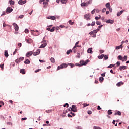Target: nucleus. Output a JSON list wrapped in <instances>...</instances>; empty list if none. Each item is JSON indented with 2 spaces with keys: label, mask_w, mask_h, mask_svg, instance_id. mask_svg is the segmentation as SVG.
Wrapping results in <instances>:
<instances>
[{
  "label": "nucleus",
  "mask_w": 129,
  "mask_h": 129,
  "mask_svg": "<svg viewBox=\"0 0 129 129\" xmlns=\"http://www.w3.org/2000/svg\"><path fill=\"white\" fill-rule=\"evenodd\" d=\"M70 109H69V111H73V112H77V108L76 105H72V107H70Z\"/></svg>",
  "instance_id": "f257e3e1"
},
{
  "label": "nucleus",
  "mask_w": 129,
  "mask_h": 129,
  "mask_svg": "<svg viewBox=\"0 0 129 129\" xmlns=\"http://www.w3.org/2000/svg\"><path fill=\"white\" fill-rule=\"evenodd\" d=\"M90 61L89 60V59H87L86 60V61L84 60H81L80 61V64H81V66H82L83 65L85 66V65H87V63H89Z\"/></svg>",
  "instance_id": "f03ea898"
},
{
  "label": "nucleus",
  "mask_w": 129,
  "mask_h": 129,
  "mask_svg": "<svg viewBox=\"0 0 129 129\" xmlns=\"http://www.w3.org/2000/svg\"><path fill=\"white\" fill-rule=\"evenodd\" d=\"M68 65L66 63H62L61 65L58 66L57 70H60V69H63V68H66Z\"/></svg>",
  "instance_id": "7ed1b4c3"
},
{
  "label": "nucleus",
  "mask_w": 129,
  "mask_h": 129,
  "mask_svg": "<svg viewBox=\"0 0 129 129\" xmlns=\"http://www.w3.org/2000/svg\"><path fill=\"white\" fill-rule=\"evenodd\" d=\"M90 16H91L90 13H88L87 14H85L84 16V19H86V20H87V21H90V20H91Z\"/></svg>",
  "instance_id": "20e7f679"
},
{
  "label": "nucleus",
  "mask_w": 129,
  "mask_h": 129,
  "mask_svg": "<svg viewBox=\"0 0 129 129\" xmlns=\"http://www.w3.org/2000/svg\"><path fill=\"white\" fill-rule=\"evenodd\" d=\"M42 44L39 47L40 49H42L43 48H45L46 46H47V43H46V41H42Z\"/></svg>",
  "instance_id": "39448f33"
},
{
  "label": "nucleus",
  "mask_w": 129,
  "mask_h": 129,
  "mask_svg": "<svg viewBox=\"0 0 129 129\" xmlns=\"http://www.w3.org/2000/svg\"><path fill=\"white\" fill-rule=\"evenodd\" d=\"M13 8L10 7H8L6 9V13L7 14H10V13H12V12H13Z\"/></svg>",
  "instance_id": "423d86ee"
},
{
  "label": "nucleus",
  "mask_w": 129,
  "mask_h": 129,
  "mask_svg": "<svg viewBox=\"0 0 129 129\" xmlns=\"http://www.w3.org/2000/svg\"><path fill=\"white\" fill-rule=\"evenodd\" d=\"M13 25L16 32H18V31H19V26H18V24H17L16 23H13Z\"/></svg>",
  "instance_id": "0eeeda50"
},
{
  "label": "nucleus",
  "mask_w": 129,
  "mask_h": 129,
  "mask_svg": "<svg viewBox=\"0 0 129 129\" xmlns=\"http://www.w3.org/2000/svg\"><path fill=\"white\" fill-rule=\"evenodd\" d=\"M33 55V51H28L27 53H26V57H31Z\"/></svg>",
  "instance_id": "6e6552de"
},
{
  "label": "nucleus",
  "mask_w": 129,
  "mask_h": 129,
  "mask_svg": "<svg viewBox=\"0 0 129 129\" xmlns=\"http://www.w3.org/2000/svg\"><path fill=\"white\" fill-rule=\"evenodd\" d=\"M26 3H27V1L26 0H19L18 1V4L19 5H25V4H26Z\"/></svg>",
  "instance_id": "1a4fd4ad"
},
{
  "label": "nucleus",
  "mask_w": 129,
  "mask_h": 129,
  "mask_svg": "<svg viewBox=\"0 0 129 129\" xmlns=\"http://www.w3.org/2000/svg\"><path fill=\"white\" fill-rule=\"evenodd\" d=\"M106 23H107V24H113V23H114V21L112 20L111 19H108L106 21Z\"/></svg>",
  "instance_id": "9d476101"
},
{
  "label": "nucleus",
  "mask_w": 129,
  "mask_h": 129,
  "mask_svg": "<svg viewBox=\"0 0 129 129\" xmlns=\"http://www.w3.org/2000/svg\"><path fill=\"white\" fill-rule=\"evenodd\" d=\"M55 27H52V29L48 27L46 28V30L47 31H50V32H54L55 31Z\"/></svg>",
  "instance_id": "9b49d317"
},
{
  "label": "nucleus",
  "mask_w": 129,
  "mask_h": 129,
  "mask_svg": "<svg viewBox=\"0 0 129 129\" xmlns=\"http://www.w3.org/2000/svg\"><path fill=\"white\" fill-rule=\"evenodd\" d=\"M91 4H92V0H89L86 2V7H88V6L91 5Z\"/></svg>",
  "instance_id": "f8f14e48"
},
{
  "label": "nucleus",
  "mask_w": 129,
  "mask_h": 129,
  "mask_svg": "<svg viewBox=\"0 0 129 129\" xmlns=\"http://www.w3.org/2000/svg\"><path fill=\"white\" fill-rule=\"evenodd\" d=\"M124 70L125 69H126V66H122L119 67V70L120 71H121V70Z\"/></svg>",
  "instance_id": "ddd939ff"
},
{
  "label": "nucleus",
  "mask_w": 129,
  "mask_h": 129,
  "mask_svg": "<svg viewBox=\"0 0 129 129\" xmlns=\"http://www.w3.org/2000/svg\"><path fill=\"white\" fill-rule=\"evenodd\" d=\"M47 19H50V20H56V17L50 16L47 17Z\"/></svg>",
  "instance_id": "4468645a"
},
{
  "label": "nucleus",
  "mask_w": 129,
  "mask_h": 129,
  "mask_svg": "<svg viewBox=\"0 0 129 129\" xmlns=\"http://www.w3.org/2000/svg\"><path fill=\"white\" fill-rule=\"evenodd\" d=\"M30 63H31V61L28 59H26V60L24 61V64H25L26 65H29Z\"/></svg>",
  "instance_id": "2eb2a0df"
},
{
  "label": "nucleus",
  "mask_w": 129,
  "mask_h": 129,
  "mask_svg": "<svg viewBox=\"0 0 129 129\" xmlns=\"http://www.w3.org/2000/svg\"><path fill=\"white\" fill-rule=\"evenodd\" d=\"M122 48H123L122 44H121L119 46H116V50H119V49H122Z\"/></svg>",
  "instance_id": "dca6fc26"
},
{
  "label": "nucleus",
  "mask_w": 129,
  "mask_h": 129,
  "mask_svg": "<svg viewBox=\"0 0 129 129\" xmlns=\"http://www.w3.org/2000/svg\"><path fill=\"white\" fill-rule=\"evenodd\" d=\"M43 7L44 8H47V6H48V2L44 1L43 3Z\"/></svg>",
  "instance_id": "f3484780"
},
{
  "label": "nucleus",
  "mask_w": 129,
  "mask_h": 129,
  "mask_svg": "<svg viewBox=\"0 0 129 129\" xmlns=\"http://www.w3.org/2000/svg\"><path fill=\"white\" fill-rule=\"evenodd\" d=\"M9 4H10V5H11V6H13V5H15V1H14L13 0H9Z\"/></svg>",
  "instance_id": "a211bd4d"
},
{
  "label": "nucleus",
  "mask_w": 129,
  "mask_h": 129,
  "mask_svg": "<svg viewBox=\"0 0 129 129\" xmlns=\"http://www.w3.org/2000/svg\"><path fill=\"white\" fill-rule=\"evenodd\" d=\"M105 7L106 8H107V9H110V3L108 2L105 5Z\"/></svg>",
  "instance_id": "6ab92c4d"
},
{
  "label": "nucleus",
  "mask_w": 129,
  "mask_h": 129,
  "mask_svg": "<svg viewBox=\"0 0 129 129\" xmlns=\"http://www.w3.org/2000/svg\"><path fill=\"white\" fill-rule=\"evenodd\" d=\"M122 61L123 62H124V61H127V55L124 56L123 57V58H122Z\"/></svg>",
  "instance_id": "aec40b11"
},
{
  "label": "nucleus",
  "mask_w": 129,
  "mask_h": 129,
  "mask_svg": "<svg viewBox=\"0 0 129 129\" xmlns=\"http://www.w3.org/2000/svg\"><path fill=\"white\" fill-rule=\"evenodd\" d=\"M87 52L89 53V54H92V48H89L87 50Z\"/></svg>",
  "instance_id": "412c9836"
},
{
  "label": "nucleus",
  "mask_w": 129,
  "mask_h": 129,
  "mask_svg": "<svg viewBox=\"0 0 129 129\" xmlns=\"http://www.w3.org/2000/svg\"><path fill=\"white\" fill-rule=\"evenodd\" d=\"M122 13H123V10H121L120 12L117 13V16L119 17V16H120V15H121Z\"/></svg>",
  "instance_id": "4be33fe9"
},
{
  "label": "nucleus",
  "mask_w": 129,
  "mask_h": 129,
  "mask_svg": "<svg viewBox=\"0 0 129 129\" xmlns=\"http://www.w3.org/2000/svg\"><path fill=\"white\" fill-rule=\"evenodd\" d=\"M20 73H22V74H25V69H21L20 70Z\"/></svg>",
  "instance_id": "5701e85b"
},
{
  "label": "nucleus",
  "mask_w": 129,
  "mask_h": 129,
  "mask_svg": "<svg viewBox=\"0 0 129 129\" xmlns=\"http://www.w3.org/2000/svg\"><path fill=\"white\" fill-rule=\"evenodd\" d=\"M114 115H121V112L119 111H118L116 113H115Z\"/></svg>",
  "instance_id": "b1692460"
},
{
  "label": "nucleus",
  "mask_w": 129,
  "mask_h": 129,
  "mask_svg": "<svg viewBox=\"0 0 129 129\" xmlns=\"http://www.w3.org/2000/svg\"><path fill=\"white\" fill-rule=\"evenodd\" d=\"M123 84V83H122V82H119L116 84V86L119 87L121 86V85H122Z\"/></svg>",
  "instance_id": "393cba45"
},
{
  "label": "nucleus",
  "mask_w": 129,
  "mask_h": 129,
  "mask_svg": "<svg viewBox=\"0 0 129 129\" xmlns=\"http://www.w3.org/2000/svg\"><path fill=\"white\" fill-rule=\"evenodd\" d=\"M103 80H104V78L103 77H100L99 78V81L100 82H103Z\"/></svg>",
  "instance_id": "a878e982"
},
{
  "label": "nucleus",
  "mask_w": 129,
  "mask_h": 129,
  "mask_svg": "<svg viewBox=\"0 0 129 129\" xmlns=\"http://www.w3.org/2000/svg\"><path fill=\"white\" fill-rule=\"evenodd\" d=\"M104 57V54H101V55H98V58L100 59H103Z\"/></svg>",
  "instance_id": "bb28decb"
},
{
  "label": "nucleus",
  "mask_w": 129,
  "mask_h": 129,
  "mask_svg": "<svg viewBox=\"0 0 129 129\" xmlns=\"http://www.w3.org/2000/svg\"><path fill=\"white\" fill-rule=\"evenodd\" d=\"M4 56L5 57H9V53L7 50H5V51Z\"/></svg>",
  "instance_id": "cd10ccee"
},
{
  "label": "nucleus",
  "mask_w": 129,
  "mask_h": 129,
  "mask_svg": "<svg viewBox=\"0 0 129 129\" xmlns=\"http://www.w3.org/2000/svg\"><path fill=\"white\" fill-rule=\"evenodd\" d=\"M98 31H100V29H97L96 30H93V33L94 34H97V32H98Z\"/></svg>",
  "instance_id": "c85d7f7f"
},
{
  "label": "nucleus",
  "mask_w": 129,
  "mask_h": 129,
  "mask_svg": "<svg viewBox=\"0 0 129 129\" xmlns=\"http://www.w3.org/2000/svg\"><path fill=\"white\" fill-rule=\"evenodd\" d=\"M81 7H86V2H83L81 4Z\"/></svg>",
  "instance_id": "c756f323"
},
{
  "label": "nucleus",
  "mask_w": 129,
  "mask_h": 129,
  "mask_svg": "<svg viewBox=\"0 0 129 129\" xmlns=\"http://www.w3.org/2000/svg\"><path fill=\"white\" fill-rule=\"evenodd\" d=\"M107 113H108V114L109 115H111V114H112V110H109L108 111Z\"/></svg>",
  "instance_id": "7c9ffc66"
},
{
  "label": "nucleus",
  "mask_w": 129,
  "mask_h": 129,
  "mask_svg": "<svg viewBox=\"0 0 129 129\" xmlns=\"http://www.w3.org/2000/svg\"><path fill=\"white\" fill-rule=\"evenodd\" d=\"M53 112V109H50V110H46V112H47V113H50L51 112Z\"/></svg>",
  "instance_id": "2f4dec72"
},
{
  "label": "nucleus",
  "mask_w": 129,
  "mask_h": 129,
  "mask_svg": "<svg viewBox=\"0 0 129 129\" xmlns=\"http://www.w3.org/2000/svg\"><path fill=\"white\" fill-rule=\"evenodd\" d=\"M70 53H72V50L70 49L67 51V55H69Z\"/></svg>",
  "instance_id": "473e14b6"
},
{
  "label": "nucleus",
  "mask_w": 129,
  "mask_h": 129,
  "mask_svg": "<svg viewBox=\"0 0 129 129\" xmlns=\"http://www.w3.org/2000/svg\"><path fill=\"white\" fill-rule=\"evenodd\" d=\"M21 62V60H20L19 58H17L16 60H15V63H17V64H19V63Z\"/></svg>",
  "instance_id": "72a5a7b5"
},
{
  "label": "nucleus",
  "mask_w": 129,
  "mask_h": 129,
  "mask_svg": "<svg viewBox=\"0 0 129 129\" xmlns=\"http://www.w3.org/2000/svg\"><path fill=\"white\" fill-rule=\"evenodd\" d=\"M68 65H69L70 66H71V68H73V67H74V64L71 63H68Z\"/></svg>",
  "instance_id": "f704fd0d"
},
{
  "label": "nucleus",
  "mask_w": 129,
  "mask_h": 129,
  "mask_svg": "<svg viewBox=\"0 0 129 129\" xmlns=\"http://www.w3.org/2000/svg\"><path fill=\"white\" fill-rule=\"evenodd\" d=\"M50 61H51V63H55V59L53 57H51L50 58Z\"/></svg>",
  "instance_id": "c9c22d12"
},
{
  "label": "nucleus",
  "mask_w": 129,
  "mask_h": 129,
  "mask_svg": "<svg viewBox=\"0 0 129 129\" xmlns=\"http://www.w3.org/2000/svg\"><path fill=\"white\" fill-rule=\"evenodd\" d=\"M108 59V55H104V60H107Z\"/></svg>",
  "instance_id": "e433bc0d"
},
{
  "label": "nucleus",
  "mask_w": 129,
  "mask_h": 129,
  "mask_svg": "<svg viewBox=\"0 0 129 129\" xmlns=\"http://www.w3.org/2000/svg\"><path fill=\"white\" fill-rule=\"evenodd\" d=\"M96 23L97 26H100V25H101V22H100V21H96Z\"/></svg>",
  "instance_id": "4c0bfd02"
},
{
  "label": "nucleus",
  "mask_w": 129,
  "mask_h": 129,
  "mask_svg": "<svg viewBox=\"0 0 129 129\" xmlns=\"http://www.w3.org/2000/svg\"><path fill=\"white\" fill-rule=\"evenodd\" d=\"M112 67H114V64H110L109 66L107 67V68H112Z\"/></svg>",
  "instance_id": "58836bf2"
},
{
  "label": "nucleus",
  "mask_w": 129,
  "mask_h": 129,
  "mask_svg": "<svg viewBox=\"0 0 129 129\" xmlns=\"http://www.w3.org/2000/svg\"><path fill=\"white\" fill-rule=\"evenodd\" d=\"M61 3H62V4H66L67 3V0H61Z\"/></svg>",
  "instance_id": "ea45409f"
},
{
  "label": "nucleus",
  "mask_w": 129,
  "mask_h": 129,
  "mask_svg": "<svg viewBox=\"0 0 129 129\" xmlns=\"http://www.w3.org/2000/svg\"><path fill=\"white\" fill-rule=\"evenodd\" d=\"M118 59H119V60H121L122 61L123 57L121 55H119L118 56Z\"/></svg>",
  "instance_id": "a19ab883"
},
{
  "label": "nucleus",
  "mask_w": 129,
  "mask_h": 129,
  "mask_svg": "<svg viewBox=\"0 0 129 129\" xmlns=\"http://www.w3.org/2000/svg\"><path fill=\"white\" fill-rule=\"evenodd\" d=\"M36 53H37V54L39 55V54L41 53V49H37Z\"/></svg>",
  "instance_id": "79ce46f5"
},
{
  "label": "nucleus",
  "mask_w": 129,
  "mask_h": 129,
  "mask_svg": "<svg viewBox=\"0 0 129 129\" xmlns=\"http://www.w3.org/2000/svg\"><path fill=\"white\" fill-rule=\"evenodd\" d=\"M69 24H70V25H73V24H74V22H72V21H71V20H69Z\"/></svg>",
  "instance_id": "37998d69"
},
{
  "label": "nucleus",
  "mask_w": 129,
  "mask_h": 129,
  "mask_svg": "<svg viewBox=\"0 0 129 129\" xmlns=\"http://www.w3.org/2000/svg\"><path fill=\"white\" fill-rule=\"evenodd\" d=\"M43 126H51V124H43Z\"/></svg>",
  "instance_id": "c03bdc74"
},
{
  "label": "nucleus",
  "mask_w": 129,
  "mask_h": 129,
  "mask_svg": "<svg viewBox=\"0 0 129 129\" xmlns=\"http://www.w3.org/2000/svg\"><path fill=\"white\" fill-rule=\"evenodd\" d=\"M83 105L84 107H86V106H88L89 105V104H87V103H84L83 104Z\"/></svg>",
  "instance_id": "a18cd8bd"
},
{
  "label": "nucleus",
  "mask_w": 129,
  "mask_h": 129,
  "mask_svg": "<svg viewBox=\"0 0 129 129\" xmlns=\"http://www.w3.org/2000/svg\"><path fill=\"white\" fill-rule=\"evenodd\" d=\"M20 61H23L24 59L25 58L24 57H20V58H18Z\"/></svg>",
  "instance_id": "49530a36"
},
{
  "label": "nucleus",
  "mask_w": 129,
  "mask_h": 129,
  "mask_svg": "<svg viewBox=\"0 0 129 129\" xmlns=\"http://www.w3.org/2000/svg\"><path fill=\"white\" fill-rule=\"evenodd\" d=\"M95 20H96V21H98V20L100 19V17L96 16L95 17Z\"/></svg>",
  "instance_id": "de8ad7c7"
},
{
  "label": "nucleus",
  "mask_w": 129,
  "mask_h": 129,
  "mask_svg": "<svg viewBox=\"0 0 129 129\" xmlns=\"http://www.w3.org/2000/svg\"><path fill=\"white\" fill-rule=\"evenodd\" d=\"M6 11H3L1 16H5L6 15Z\"/></svg>",
  "instance_id": "09e8293b"
},
{
  "label": "nucleus",
  "mask_w": 129,
  "mask_h": 129,
  "mask_svg": "<svg viewBox=\"0 0 129 129\" xmlns=\"http://www.w3.org/2000/svg\"><path fill=\"white\" fill-rule=\"evenodd\" d=\"M106 12V8H104L102 9V13H105Z\"/></svg>",
  "instance_id": "8fccbe9b"
},
{
  "label": "nucleus",
  "mask_w": 129,
  "mask_h": 129,
  "mask_svg": "<svg viewBox=\"0 0 129 129\" xmlns=\"http://www.w3.org/2000/svg\"><path fill=\"white\" fill-rule=\"evenodd\" d=\"M112 123L115 125V126H117V123L115 124V120H113Z\"/></svg>",
  "instance_id": "3c124183"
},
{
  "label": "nucleus",
  "mask_w": 129,
  "mask_h": 129,
  "mask_svg": "<svg viewBox=\"0 0 129 129\" xmlns=\"http://www.w3.org/2000/svg\"><path fill=\"white\" fill-rule=\"evenodd\" d=\"M77 55H78L76 56L77 58H80V53L78 52Z\"/></svg>",
  "instance_id": "603ef678"
},
{
  "label": "nucleus",
  "mask_w": 129,
  "mask_h": 129,
  "mask_svg": "<svg viewBox=\"0 0 129 129\" xmlns=\"http://www.w3.org/2000/svg\"><path fill=\"white\" fill-rule=\"evenodd\" d=\"M64 107H69V104H68V103H66L64 105H63Z\"/></svg>",
  "instance_id": "864d4df0"
},
{
  "label": "nucleus",
  "mask_w": 129,
  "mask_h": 129,
  "mask_svg": "<svg viewBox=\"0 0 129 129\" xmlns=\"http://www.w3.org/2000/svg\"><path fill=\"white\" fill-rule=\"evenodd\" d=\"M24 17H25V15H21L19 16L20 19H23V18H24Z\"/></svg>",
  "instance_id": "5fc2aeb1"
},
{
  "label": "nucleus",
  "mask_w": 129,
  "mask_h": 129,
  "mask_svg": "<svg viewBox=\"0 0 129 129\" xmlns=\"http://www.w3.org/2000/svg\"><path fill=\"white\" fill-rule=\"evenodd\" d=\"M32 55H33V56H37V55H38V54L37 53V52H34V53L33 52Z\"/></svg>",
  "instance_id": "6e6d98bb"
},
{
  "label": "nucleus",
  "mask_w": 129,
  "mask_h": 129,
  "mask_svg": "<svg viewBox=\"0 0 129 129\" xmlns=\"http://www.w3.org/2000/svg\"><path fill=\"white\" fill-rule=\"evenodd\" d=\"M116 65H117V67H118V66H119V65H120V61H117L116 62Z\"/></svg>",
  "instance_id": "4d7b16f0"
},
{
  "label": "nucleus",
  "mask_w": 129,
  "mask_h": 129,
  "mask_svg": "<svg viewBox=\"0 0 129 129\" xmlns=\"http://www.w3.org/2000/svg\"><path fill=\"white\" fill-rule=\"evenodd\" d=\"M94 25H95V21H93L91 23L92 27H93V26H94Z\"/></svg>",
  "instance_id": "13d9d810"
},
{
  "label": "nucleus",
  "mask_w": 129,
  "mask_h": 129,
  "mask_svg": "<svg viewBox=\"0 0 129 129\" xmlns=\"http://www.w3.org/2000/svg\"><path fill=\"white\" fill-rule=\"evenodd\" d=\"M106 73V72H104V73L101 74V76H102L103 77H104V76H105Z\"/></svg>",
  "instance_id": "bf43d9fd"
},
{
  "label": "nucleus",
  "mask_w": 129,
  "mask_h": 129,
  "mask_svg": "<svg viewBox=\"0 0 129 129\" xmlns=\"http://www.w3.org/2000/svg\"><path fill=\"white\" fill-rule=\"evenodd\" d=\"M0 68H1L2 70H4V64H0Z\"/></svg>",
  "instance_id": "052dcab7"
},
{
  "label": "nucleus",
  "mask_w": 129,
  "mask_h": 129,
  "mask_svg": "<svg viewBox=\"0 0 129 129\" xmlns=\"http://www.w3.org/2000/svg\"><path fill=\"white\" fill-rule=\"evenodd\" d=\"M87 113H88V114L90 115V114H92V112L90 110H89V111H88Z\"/></svg>",
  "instance_id": "680f3d73"
},
{
  "label": "nucleus",
  "mask_w": 129,
  "mask_h": 129,
  "mask_svg": "<svg viewBox=\"0 0 129 129\" xmlns=\"http://www.w3.org/2000/svg\"><path fill=\"white\" fill-rule=\"evenodd\" d=\"M102 27H103V25H101L100 26H98V28L99 30H100V29H101V28H102Z\"/></svg>",
  "instance_id": "e2e57ef3"
},
{
  "label": "nucleus",
  "mask_w": 129,
  "mask_h": 129,
  "mask_svg": "<svg viewBox=\"0 0 129 129\" xmlns=\"http://www.w3.org/2000/svg\"><path fill=\"white\" fill-rule=\"evenodd\" d=\"M95 13V9H94V10H93L92 11H91V14L92 15H93V14H94Z\"/></svg>",
  "instance_id": "0e129e2a"
},
{
  "label": "nucleus",
  "mask_w": 129,
  "mask_h": 129,
  "mask_svg": "<svg viewBox=\"0 0 129 129\" xmlns=\"http://www.w3.org/2000/svg\"><path fill=\"white\" fill-rule=\"evenodd\" d=\"M25 33H26V34H28V33H29V30L28 29H26L25 30Z\"/></svg>",
  "instance_id": "69168bd1"
},
{
  "label": "nucleus",
  "mask_w": 129,
  "mask_h": 129,
  "mask_svg": "<svg viewBox=\"0 0 129 129\" xmlns=\"http://www.w3.org/2000/svg\"><path fill=\"white\" fill-rule=\"evenodd\" d=\"M18 47H19V48H21L22 47V43H19L18 44Z\"/></svg>",
  "instance_id": "338daca9"
},
{
  "label": "nucleus",
  "mask_w": 129,
  "mask_h": 129,
  "mask_svg": "<svg viewBox=\"0 0 129 129\" xmlns=\"http://www.w3.org/2000/svg\"><path fill=\"white\" fill-rule=\"evenodd\" d=\"M94 129H101L100 127H97V126H94Z\"/></svg>",
  "instance_id": "774afa93"
}]
</instances>
